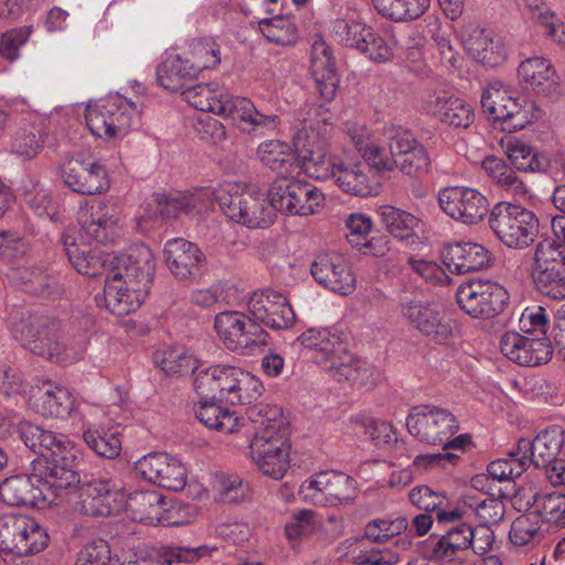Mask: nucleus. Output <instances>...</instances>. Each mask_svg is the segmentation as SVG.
Instances as JSON below:
<instances>
[{
    "mask_svg": "<svg viewBox=\"0 0 565 565\" xmlns=\"http://www.w3.org/2000/svg\"><path fill=\"white\" fill-rule=\"evenodd\" d=\"M18 433L24 445L39 455L31 461L33 476L43 480L46 489L62 490L74 484L79 465L74 447L31 422L19 423Z\"/></svg>",
    "mask_w": 565,
    "mask_h": 565,
    "instance_id": "nucleus-1",
    "label": "nucleus"
},
{
    "mask_svg": "<svg viewBox=\"0 0 565 565\" xmlns=\"http://www.w3.org/2000/svg\"><path fill=\"white\" fill-rule=\"evenodd\" d=\"M184 99L200 111L214 113L233 121H239L245 132H260L276 129L279 119L276 115L262 114L245 97H233L223 89L213 88L211 84H196L182 90Z\"/></svg>",
    "mask_w": 565,
    "mask_h": 565,
    "instance_id": "nucleus-2",
    "label": "nucleus"
},
{
    "mask_svg": "<svg viewBox=\"0 0 565 565\" xmlns=\"http://www.w3.org/2000/svg\"><path fill=\"white\" fill-rule=\"evenodd\" d=\"M76 479L74 484L65 489H50L53 491V499L65 500L74 511L92 518L108 516L119 511L125 493L114 481L99 478L81 482L78 465Z\"/></svg>",
    "mask_w": 565,
    "mask_h": 565,
    "instance_id": "nucleus-3",
    "label": "nucleus"
},
{
    "mask_svg": "<svg viewBox=\"0 0 565 565\" xmlns=\"http://www.w3.org/2000/svg\"><path fill=\"white\" fill-rule=\"evenodd\" d=\"M213 200L230 220L249 228H266L276 218L268 196L246 191L235 182H226L215 189Z\"/></svg>",
    "mask_w": 565,
    "mask_h": 565,
    "instance_id": "nucleus-4",
    "label": "nucleus"
},
{
    "mask_svg": "<svg viewBox=\"0 0 565 565\" xmlns=\"http://www.w3.org/2000/svg\"><path fill=\"white\" fill-rule=\"evenodd\" d=\"M359 151L362 152L360 158L340 159L335 166L334 181L347 193L362 198L376 195L386 172V169L382 168V148L367 145L363 149L359 148Z\"/></svg>",
    "mask_w": 565,
    "mask_h": 565,
    "instance_id": "nucleus-5",
    "label": "nucleus"
},
{
    "mask_svg": "<svg viewBox=\"0 0 565 565\" xmlns=\"http://www.w3.org/2000/svg\"><path fill=\"white\" fill-rule=\"evenodd\" d=\"M488 222L497 238L509 248L524 249L539 235V218L520 204L497 203L490 210Z\"/></svg>",
    "mask_w": 565,
    "mask_h": 565,
    "instance_id": "nucleus-6",
    "label": "nucleus"
},
{
    "mask_svg": "<svg viewBox=\"0 0 565 565\" xmlns=\"http://www.w3.org/2000/svg\"><path fill=\"white\" fill-rule=\"evenodd\" d=\"M58 332V321L39 312L20 311L13 318L14 339L32 353L47 360L63 351Z\"/></svg>",
    "mask_w": 565,
    "mask_h": 565,
    "instance_id": "nucleus-7",
    "label": "nucleus"
},
{
    "mask_svg": "<svg viewBox=\"0 0 565 565\" xmlns=\"http://www.w3.org/2000/svg\"><path fill=\"white\" fill-rule=\"evenodd\" d=\"M387 149L382 148V168L391 172L398 168L409 177H422L430 169V158L426 148L413 134L402 127H391L386 131Z\"/></svg>",
    "mask_w": 565,
    "mask_h": 565,
    "instance_id": "nucleus-8",
    "label": "nucleus"
},
{
    "mask_svg": "<svg viewBox=\"0 0 565 565\" xmlns=\"http://www.w3.org/2000/svg\"><path fill=\"white\" fill-rule=\"evenodd\" d=\"M275 213L307 216L318 212L324 194L313 184L296 178L277 177L268 189Z\"/></svg>",
    "mask_w": 565,
    "mask_h": 565,
    "instance_id": "nucleus-9",
    "label": "nucleus"
},
{
    "mask_svg": "<svg viewBox=\"0 0 565 565\" xmlns=\"http://www.w3.org/2000/svg\"><path fill=\"white\" fill-rule=\"evenodd\" d=\"M532 277L542 295L555 300L565 299V255L561 244L543 239L536 245Z\"/></svg>",
    "mask_w": 565,
    "mask_h": 565,
    "instance_id": "nucleus-10",
    "label": "nucleus"
},
{
    "mask_svg": "<svg viewBox=\"0 0 565 565\" xmlns=\"http://www.w3.org/2000/svg\"><path fill=\"white\" fill-rule=\"evenodd\" d=\"M214 329L226 349L249 354L268 343V333L253 318L238 311L215 316Z\"/></svg>",
    "mask_w": 565,
    "mask_h": 565,
    "instance_id": "nucleus-11",
    "label": "nucleus"
},
{
    "mask_svg": "<svg viewBox=\"0 0 565 565\" xmlns=\"http://www.w3.org/2000/svg\"><path fill=\"white\" fill-rule=\"evenodd\" d=\"M459 308L472 318L491 319L509 303L507 289L492 280H467L456 291Z\"/></svg>",
    "mask_w": 565,
    "mask_h": 565,
    "instance_id": "nucleus-12",
    "label": "nucleus"
},
{
    "mask_svg": "<svg viewBox=\"0 0 565 565\" xmlns=\"http://www.w3.org/2000/svg\"><path fill=\"white\" fill-rule=\"evenodd\" d=\"M406 426L412 436L430 445L445 443L459 429V423L449 409L431 405L413 406Z\"/></svg>",
    "mask_w": 565,
    "mask_h": 565,
    "instance_id": "nucleus-13",
    "label": "nucleus"
},
{
    "mask_svg": "<svg viewBox=\"0 0 565 565\" xmlns=\"http://www.w3.org/2000/svg\"><path fill=\"white\" fill-rule=\"evenodd\" d=\"M399 308L407 323L428 341L445 344L454 338V321L436 306L417 299H404L399 302Z\"/></svg>",
    "mask_w": 565,
    "mask_h": 565,
    "instance_id": "nucleus-14",
    "label": "nucleus"
},
{
    "mask_svg": "<svg viewBox=\"0 0 565 565\" xmlns=\"http://www.w3.org/2000/svg\"><path fill=\"white\" fill-rule=\"evenodd\" d=\"M61 172L64 184L82 195L100 194L110 186L106 168L84 153L66 159Z\"/></svg>",
    "mask_w": 565,
    "mask_h": 565,
    "instance_id": "nucleus-15",
    "label": "nucleus"
},
{
    "mask_svg": "<svg viewBox=\"0 0 565 565\" xmlns=\"http://www.w3.org/2000/svg\"><path fill=\"white\" fill-rule=\"evenodd\" d=\"M111 268L113 280L143 289L148 295L156 268L153 254L148 246L139 244L129 247L126 254L116 256Z\"/></svg>",
    "mask_w": 565,
    "mask_h": 565,
    "instance_id": "nucleus-16",
    "label": "nucleus"
},
{
    "mask_svg": "<svg viewBox=\"0 0 565 565\" xmlns=\"http://www.w3.org/2000/svg\"><path fill=\"white\" fill-rule=\"evenodd\" d=\"M440 209L451 218L468 225L478 224L489 212L487 198L467 186H448L438 193Z\"/></svg>",
    "mask_w": 565,
    "mask_h": 565,
    "instance_id": "nucleus-17",
    "label": "nucleus"
},
{
    "mask_svg": "<svg viewBox=\"0 0 565 565\" xmlns=\"http://www.w3.org/2000/svg\"><path fill=\"white\" fill-rule=\"evenodd\" d=\"M135 471L142 479L172 491H180L186 483V469L167 452H150L135 462Z\"/></svg>",
    "mask_w": 565,
    "mask_h": 565,
    "instance_id": "nucleus-18",
    "label": "nucleus"
},
{
    "mask_svg": "<svg viewBox=\"0 0 565 565\" xmlns=\"http://www.w3.org/2000/svg\"><path fill=\"white\" fill-rule=\"evenodd\" d=\"M253 320L273 330H286L294 326L296 315L287 298L271 289L254 292L247 303Z\"/></svg>",
    "mask_w": 565,
    "mask_h": 565,
    "instance_id": "nucleus-19",
    "label": "nucleus"
},
{
    "mask_svg": "<svg viewBox=\"0 0 565 565\" xmlns=\"http://www.w3.org/2000/svg\"><path fill=\"white\" fill-rule=\"evenodd\" d=\"M85 120L94 136L108 140L126 136L132 121L130 113L124 105L110 100L88 106Z\"/></svg>",
    "mask_w": 565,
    "mask_h": 565,
    "instance_id": "nucleus-20",
    "label": "nucleus"
},
{
    "mask_svg": "<svg viewBox=\"0 0 565 565\" xmlns=\"http://www.w3.org/2000/svg\"><path fill=\"white\" fill-rule=\"evenodd\" d=\"M62 243L70 263L78 274L87 277L106 276V279L111 277V267L116 255L107 253L98 246L92 247L87 242H82L83 244L79 246L75 238L67 233L63 234Z\"/></svg>",
    "mask_w": 565,
    "mask_h": 565,
    "instance_id": "nucleus-21",
    "label": "nucleus"
},
{
    "mask_svg": "<svg viewBox=\"0 0 565 565\" xmlns=\"http://www.w3.org/2000/svg\"><path fill=\"white\" fill-rule=\"evenodd\" d=\"M500 350L510 361L522 366L545 364L553 354L550 339L529 338L515 331H508L501 337Z\"/></svg>",
    "mask_w": 565,
    "mask_h": 565,
    "instance_id": "nucleus-22",
    "label": "nucleus"
},
{
    "mask_svg": "<svg viewBox=\"0 0 565 565\" xmlns=\"http://www.w3.org/2000/svg\"><path fill=\"white\" fill-rule=\"evenodd\" d=\"M315 280L340 295H349L355 288V277L348 260L338 253H321L310 268Z\"/></svg>",
    "mask_w": 565,
    "mask_h": 565,
    "instance_id": "nucleus-23",
    "label": "nucleus"
},
{
    "mask_svg": "<svg viewBox=\"0 0 565 565\" xmlns=\"http://www.w3.org/2000/svg\"><path fill=\"white\" fill-rule=\"evenodd\" d=\"M163 258L171 274L180 280L196 279L205 264V255L199 246L184 238L169 239L163 248Z\"/></svg>",
    "mask_w": 565,
    "mask_h": 565,
    "instance_id": "nucleus-24",
    "label": "nucleus"
},
{
    "mask_svg": "<svg viewBox=\"0 0 565 565\" xmlns=\"http://www.w3.org/2000/svg\"><path fill=\"white\" fill-rule=\"evenodd\" d=\"M0 499L9 505H38L40 501L51 504L53 491L44 487L39 477L18 475L7 478L0 484Z\"/></svg>",
    "mask_w": 565,
    "mask_h": 565,
    "instance_id": "nucleus-25",
    "label": "nucleus"
},
{
    "mask_svg": "<svg viewBox=\"0 0 565 565\" xmlns=\"http://www.w3.org/2000/svg\"><path fill=\"white\" fill-rule=\"evenodd\" d=\"M473 533V526L468 522L447 526L443 535L430 536L429 543L425 546V555L440 562H454L459 553L469 550Z\"/></svg>",
    "mask_w": 565,
    "mask_h": 565,
    "instance_id": "nucleus-26",
    "label": "nucleus"
},
{
    "mask_svg": "<svg viewBox=\"0 0 565 565\" xmlns=\"http://www.w3.org/2000/svg\"><path fill=\"white\" fill-rule=\"evenodd\" d=\"M81 241L88 244H106L113 239L118 223L116 207L111 203L97 201L81 215Z\"/></svg>",
    "mask_w": 565,
    "mask_h": 565,
    "instance_id": "nucleus-27",
    "label": "nucleus"
},
{
    "mask_svg": "<svg viewBox=\"0 0 565 565\" xmlns=\"http://www.w3.org/2000/svg\"><path fill=\"white\" fill-rule=\"evenodd\" d=\"M441 259L449 271L457 275L478 271L491 264L490 252L471 242L447 244L441 250Z\"/></svg>",
    "mask_w": 565,
    "mask_h": 565,
    "instance_id": "nucleus-28",
    "label": "nucleus"
},
{
    "mask_svg": "<svg viewBox=\"0 0 565 565\" xmlns=\"http://www.w3.org/2000/svg\"><path fill=\"white\" fill-rule=\"evenodd\" d=\"M296 151H299V171L316 180L334 179L335 166L341 158L327 156L324 146L321 142L303 139L300 135L294 142Z\"/></svg>",
    "mask_w": 565,
    "mask_h": 565,
    "instance_id": "nucleus-29",
    "label": "nucleus"
},
{
    "mask_svg": "<svg viewBox=\"0 0 565 565\" xmlns=\"http://www.w3.org/2000/svg\"><path fill=\"white\" fill-rule=\"evenodd\" d=\"M518 76L534 92L543 94L551 100H557L563 94L559 76L551 62L543 57L534 56L521 62Z\"/></svg>",
    "mask_w": 565,
    "mask_h": 565,
    "instance_id": "nucleus-30",
    "label": "nucleus"
},
{
    "mask_svg": "<svg viewBox=\"0 0 565 565\" xmlns=\"http://www.w3.org/2000/svg\"><path fill=\"white\" fill-rule=\"evenodd\" d=\"M339 383L348 384L351 387L370 390L379 381V374L373 365L353 358L344 347V353L337 355L333 369L327 372Z\"/></svg>",
    "mask_w": 565,
    "mask_h": 565,
    "instance_id": "nucleus-31",
    "label": "nucleus"
},
{
    "mask_svg": "<svg viewBox=\"0 0 565 565\" xmlns=\"http://www.w3.org/2000/svg\"><path fill=\"white\" fill-rule=\"evenodd\" d=\"M146 297L143 289L130 288L110 277L105 280L103 292L95 295L94 300L97 307L105 308L115 316H126L136 311Z\"/></svg>",
    "mask_w": 565,
    "mask_h": 565,
    "instance_id": "nucleus-32",
    "label": "nucleus"
},
{
    "mask_svg": "<svg viewBox=\"0 0 565 565\" xmlns=\"http://www.w3.org/2000/svg\"><path fill=\"white\" fill-rule=\"evenodd\" d=\"M347 33L344 43L354 47L375 62H387L393 56V49L390 43L371 26L364 23L352 21L345 24Z\"/></svg>",
    "mask_w": 565,
    "mask_h": 565,
    "instance_id": "nucleus-33",
    "label": "nucleus"
},
{
    "mask_svg": "<svg viewBox=\"0 0 565 565\" xmlns=\"http://www.w3.org/2000/svg\"><path fill=\"white\" fill-rule=\"evenodd\" d=\"M311 68L316 90L324 102H331L335 97L339 77L335 60L324 41H316L312 45Z\"/></svg>",
    "mask_w": 565,
    "mask_h": 565,
    "instance_id": "nucleus-34",
    "label": "nucleus"
},
{
    "mask_svg": "<svg viewBox=\"0 0 565 565\" xmlns=\"http://www.w3.org/2000/svg\"><path fill=\"white\" fill-rule=\"evenodd\" d=\"M463 40L467 53L478 63L493 68L505 60V51L500 39H494L490 31L478 25H469Z\"/></svg>",
    "mask_w": 565,
    "mask_h": 565,
    "instance_id": "nucleus-35",
    "label": "nucleus"
},
{
    "mask_svg": "<svg viewBox=\"0 0 565 565\" xmlns=\"http://www.w3.org/2000/svg\"><path fill=\"white\" fill-rule=\"evenodd\" d=\"M297 341L305 348L313 351V361L324 371L333 369L337 355L344 353L345 343L340 335L329 330L308 329L301 333Z\"/></svg>",
    "mask_w": 565,
    "mask_h": 565,
    "instance_id": "nucleus-36",
    "label": "nucleus"
},
{
    "mask_svg": "<svg viewBox=\"0 0 565 565\" xmlns=\"http://www.w3.org/2000/svg\"><path fill=\"white\" fill-rule=\"evenodd\" d=\"M29 405L44 417L65 418L74 408V397L67 388L49 384L32 390Z\"/></svg>",
    "mask_w": 565,
    "mask_h": 565,
    "instance_id": "nucleus-37",
    "label": "nucleus"
},
{
    "mask_svg": "<svg viewBox=\"0 0 565 565\" xmlns=\"http://www.w3.org/2000/svg\"><path fill=\"white\" fill-rule=\"evenodd\" d=\"M377 212L383 226L395 238L406 246H415L420 243L419 233L424 226L420 218L392 205H383Z\"/></svg>",
    "mask_w": 565,
    "mask_h": 565,
    "instance_id": "nucleus-38",
    "label": "nucleus"
},
{
    "mask_svg": "<svg viewBox=\"0 0 565 565\" xmlns=\"http://www.w3.org/2000/svg\"><path fill=\"white\" fill-rule=\"evenodd\" d=\"M202 70L203 65L196 64L195 61L182 58L180 55H170L157 67V81L164 89L182 94L186 84Z\"/></svg>",
    "mask_w": 565,
    "mask_h": 565,
    "instance_id": "nucleus-39",
    "label": "nucleus"
},
{
    "mask_svg": "<svg viewBox=\"0 0 565 565\" xmlns=\"http://www.w3.org/2000/svg\"><path fill=\"white\" fill-rule=\"evenodd\" d=\"M428 110L441 122L455 128H468L475 121L472 107L465 100L441 92L430 97Z\"/></svg>",
    "mask_w": 565,
    "mask_h": 565,
    "instance_id": "nucleus-40",
    "label": "nucleus"
},
{
    "mask_svg": "<svg viewBox=\"0 0 565 565\" xmlns=\"http://www.w3.org/2000/svg\"><path fill=\"white\" fill-rule=\"evenodd\" d=\"M194 414L198 420L209 429L225 434H234L245 426V418L238 417L235 412L212 399H201L194 406Z\"/></svg>",
    "mask_w": 565,
    "mask_h": 565,
    "instance_id": "nucleus-41",
    "label": "nucleus"
},
{
    "mask_svg": "<svg viewBox=\"0 0 565 565\" xmlns=\"http://www.w3.org/2000/svg\"><path fill=\"white\" fill-rule=\"evenodd\" d=\"M510 163L522 172H545L550 168L546 154L536 152L520 140H509L505 146Z\"/></svg>",
    "mask_w": 565,
    "mask_h": 565,
    "instance_id": "nucleus-42",
    "label": "nucleus"
},
{
    "mask_svg": "<svg viewBox=\"0 0 565 565\" xmlns=\"http://www.w3.org/2000/svg\"><path fill=\"white\" fill-rule=\"evenodd\" d=\"M544 523L565 526V494L561 492H534L527 501Z\"/></svg>",
    "mask_w": 565,
    "mask_h": 565,
    "instance_id": "nucleus-43",
    "label": "nucleus"
},
{
    "mask_svg": "<svg viewBox=\"0 0 565 565\" xmlns=\"http://www.w3.org/2000/svg\"><path fill=\"white\" fill-rule=\"evenodd\" d=\"M375 10L395 22L413 21L429 8L430 0H371Z\"/></svg>",
    "mask_w": 565,
    "mask_h": 565,
    "instance_id": "nucleus-44",
    "label": "nucleus"
},
{
    "mask_svg": "<svg viewBox=\"0 0 565 565\" xmlns=\"http://www.w3.org/2000/svg\"><path fill=\"white\" fill-rule=\"evenodd\" d=\"M564 444V437L558 428L542 430L532 445V463L545 471L557 461V457Z\"/></svg>",
    "mask_w": 565,
    "mask_h": 565,
    "instance_id": "nucleus-45",
    "label": "nucleus"
},
{
    "mask_svg": "<svg viewBox=\"0 0 565 565\" xmlns=\"http://www.w3.org/2000/svg\"><path fill=\"white\" fill-rule=\"evenodd\" d=\"M164 497L156 491H136L126 500V508L131 512L134 520L153 524L162 514Z\"/></svg>",
    "mask_w": 565,
    "mask_h": 565,
    "instance_id": "nucleus-46",
    "label": "nucleus"
},
{
    "mask_svg": "<svg viewBox=\"0 0 565 565\" xmlns=\"http://www.w3.org/2000/svg\"><path fill=\"white\" fill-rule=\"evenodd\" d=\"M287 428L273 430L270 427L264 431H256L249 443V454L253 460H263L266 456L278 451L289 454Z\"/></svg>",
    "mask_w": 565,
    "mask_h": 565,
    "instance_id": "nucleus-47",
    "label": "nucleus"
},
{
    "mask_svg": "<svg viewBox=\"0 0 565 565\" xmlns=\"http://www.w3.org/2000/svg\"><path fill=\"white\" fill-rule=\"evenodd\" d=\"M543 523L544 522L535 511L529 507L524 514L518 516L512 522L509 533L510 541L518 546H525L540 542L543 536L541 531Z\"/></svg>",
    "mask_w": 565,
    "mask_h": 565,
    "instance_id": "nucleus-48",
    "label": "nucleus"
},
{
    "mask_svg": "<svg viewBox=\"0 0 565 565\" xmlns=\"http://www.w3.org/2000/svg\"><path fill=\"white\" fill-rule=\"evenodd\" d=\"M153 214L162 218L178 217L181 213L191 214L198 209L200 198L194 194H157L153 199Z\"/></svg>",
    "mask_w": 565,
    "mask_h": 565,
    "instance_id": "nucleus-49",
    "label": "nucleus"
},
{
    "mask_svg": "<svg viewBox=\"0 0 565 565\" xmlns=\"http://www.w3.org/2000/svg\"><path fill=\"white\" fill-rule=\"evenodd\" d=\"M21 527H26V530L21 531L22 533L18 537L19 542L14 555L20 557L34 555L47 546L49 534L35 519L24 514V522Z\"/></svg>",
    "mask_w": 565,
    "mask_h": 565,
    "instance_id": "nucleus-50",
    "label": "nucleus"
},
{
    "mask_svg": "<svg viewBox=\"0 0 565 565\" xmlns=\"http://www.w3.org/2000/svg\"><path fill=\"white\" fill-rule=\"evenodd\" d=\"M43 145L41 129L38 125L22 120L20 126L12 135L11 150L25 159H31L38 154Z\"/></svg>",
    "mask_w": 565,
    "mask_h": 565,
    "instance_id": "nucleus-51",
    "label": "nucleus"
},
{
    "mask_svg": "<svg viewBox=\"0 0 565 565\" xmlns=\"http://www.w3.org/2000/svg\"><path fill=\"white\" fill-rule=\"evenodd\" d=\"M156 363L171 376L193 374L198 370V361L183 348H170L156 356Z\"/></svg>",
    "mask_w": 565,
    "mask_h": 565,
    "instance_id": "nucleus-52",
    "label": "nucleus"
},
{
    "mask_svg": "<svg viewBox=\"0 0 565 565\" xmlns=\"http://www.w3.org/2000/svg\"><path fill=\"white\" fill-rule=\"evenodd\" d=\"M259 29L263 35L270 42L279 45L295 44L298 39L295 23L284 17H274L259 21Z\"/></svg>",
    "mask_w": 565,
    "mask_h": 565,
    "instance_id": "nucleus-53",
    "label": "nucleus"
},
{
    "mask_svg": "<svg viewBox=\"0 0 565 565\" xmlns=\"http://www.w3.org/2000/svg\"><path fill=\"white\" fill-rule=\"evenodd\" d=\"M21 278L28 292L46 298L55 299L63 294L62 286L41 269H24Z\"/></svg>",
    "mask_w": 565,
    "mask_h": 565,
    "instance_id": "nucleus-54",
    "label": "nucleus"
},
{
    "mask_svg": "<svg viewBox=\"0 0 565 565\" xmlns=\"http://www.w3.org/2000/svg\"><path fill=\"white\" fill-rule=\"evenodd\" d=\"M247 420L256 425V429L264 431L266 428L273 430L284 428L286 420L282 417V409L277 405L256 403L246 409Z\"/></svg>",
    "mask_w": 565,
    "mask_h": 565,
    "instance_id": "nucleus-55",
    "label": "nucleus"
},
{
    "mask_svg": "<svg viewBox=\"0 0 565 565\" xmlns=\"http://www.w3.org/2000/svg\"><path fill=\"white\" fill-rule=\"evenodd\" d=\"M215 547L201 545L196 547L183 545H166L161 546L158 551V558L161 563L172 565L173 563L191 564L195 563L202 557L210 556Z\"/></svg>",
    "mask_w": 565,
    "mask_h": 565,
    "instance_id": "nucleus-56",
    "label": "nucleus"
},
{
    "mask_svg": "<svg viewBox=\"0 0 565 565\" xmlns=\"http://www.w3.org/2000/svg\"><path fill=\"white\" fill-rule=\"evenodd\" d=\"M83 439L94 452L103 458L114 459L120 454L121 441L115 433L100 434L97 429L87 428L83 433Z\"/></svg>",
    "mask_w": 565,
    "mask_h": 565,
    "instance_id": "nucleus-57",
    "label": "nucleus"
},
{
    "mask_svg": "<svg viewBox=\"0 0 565 565\" xmlns=\"http://www.w3.org/2000/svg\"><path fill=\"white\" fill-rule=\"evenodd\" d=\"M407 527L408 521L404 516H398L395 520L377 519L366 524L364 534L374 543H384L406 531Z\"/></svg>",
    "mask_w": 565,
    "mask_h": 565,
    "instance_id": "nucleus-58",
    "label": "nucleus"
},
{
    "mask_svg": "<svg viewBox=\"0 0 565 565\" xmlns=\"http://www.w3.org/2000/svg\"><path fill=\"white\" fill-rule=\"evenodd\" d=\"M76 565H121L116 556H111L107 541L95 539L83 546Z\"/></svg>",
    "mask_w": 565,
    "mask_h": 565,
    "instance_id": "nucleus-59",
    "label": "nucleus"
},
{
    "mask_svg": "<svg viewBox=\"0 0 565 565\" xmlns=\"http://www.w3.org/2000/svg\"><path fill=\"white\" fill-rule=\"evenodd\" d=\"M24 514L6 513L0 515V550L13 554L18 537L22 533ZM26 527H23L25 531Z\"/></svg>",
    "mask_w": 565,
    "mask_h": 565,
    "instance_id": "nucleus-60",
    "label": "nucleus"
},
{
    "mask_svg": "<svg viewBox=\"0 0 565 565\" xmlns=\"http://www.w3.org/2000/svg\"><path fill=\"white\" fill-rule=\"evenodd\" d=\"M217 381V401L230 403L235 397V388L242 369L230 364H215Z\"/></svg>",
    "mask_w": 565,
    "mask_h": 565,
    "instance_id": "nucleus-61",
    "label": "nucleus"
},
{
    "mask_svg": "<svg viewBox=\"0 0 565 565\" xmlns=\"http://www.w3.org/2000/svg\"><path fill=\"white\" fill-rule=\"evenodd\" d=\"M317 516V513L309 509L295 513L294 520L285 527L287 537L292 541L315 533L320 526Z\"/></svg>",
    "mask_w": 565,
    "mask_h": 565,
    "instance_id": "nucleus-62",
    "label": "nucleus"
},
{
    "mask_svg": "<svg viewBox=\"0 0 565 565\" xmlns=\"http://www.w3.org/2000/svg\"><path fill=\"white\" fill-rule=\"evenodd\" d=\"M32 26H21L6 31L0 39V55L8 61H15L19 57V51L24 45L30 34Z\"/></svg>",
    "mask_w": 565,
    "mask_h": 565,
    "instance_id": "nucleus-63",
    "label": "nucleus"
},
{
    "mask_svg": "<svg viewBox=\"0 0 565 565\" xmlns=\"http://www.w3.org/2000/svg\"><path fill=\"white\" fill-rule=\"evenodd\" d=\"M264 392L262 382L249 372L242 371L238 383L235 388V397L230 404H253Z\"/></svg>",
    "mask_w": 565,
    "mask_h": 565,
    "instance_id": "nucleus-64",
    "label": "nucleus"
}]
</instances>
